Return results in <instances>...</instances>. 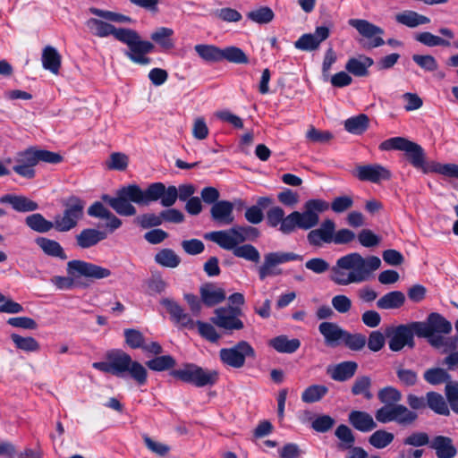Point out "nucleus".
Instances as JSON below:
<instances>
[{"mask_svg":"<svg viewBox=\"0 0 458 458\" xmlns=\"http://www.w3.org/2000/svg\"><path fill=\"white\" fill-rule=\"evenodd\" d=\"M178 199V191L175 186L167 189L162 182H154L143 191L137 184H130L121 188L116 197L103 195L102 200L107 203L117 214L124 216H134L137 213L135 203L140 206L160 199L163 207L173 206Z\"/></svg>","mask_w":458,"mask_h":458,"instance_id":"obj_1","label":"nucleus"},{"mask_svg":"<svg viewBox=\"0 0 458 458\" xmlns=\"http://www.w3.org/2000/svg\"><path fill=\"white\" fill-rule=\"evenodd\" d=\"M329 204L320 199H309L304 204V211H293L285 216L281 207H272L267 212V224L268 226L276 228L283 234H291L296 229L309 230L319 222V214L327 211Z\"/></svg>","mask_w":458,"mask_h":458,"instance_id":"obj_2","label":"nucleus"},{"mask_svg":"<svg viewBox=\"0 0 458 458\" xmlns=\"http://www.w3.org/2000/svg\"><path fill=\"white\" fill-rule=\"evenodd\" d=\"M86 26L94 36L106 38L113 35L115 39L126 44L129 49L124 54L131 62L141 65L150 63V58L146 55L151 53L155 46L150 41L142 40L137 31L125 28L117 29L96 18L89 19Z\"/></svg>","mask_w":458,"mask_h":458,"instance_id":"obj_3","label":"nucleus"},{"mask_svg":"<svg viewBox=\"0 0 458 458\" xmlns=\"http://www.w3.org/2000/svg\"><path fill=\"white\" fill-rule=\"evenodd\" d=\"M380 266L381 260L377 256L364 258L358 252H352L340 257L331 267V280L343 286L360 284L369 280Z\"/></svg>","mask_w":458,"mask_h":458,"instance_id":"obj_4","label":"nucleus"},{"mask_svg":"<svg viewBox=\"0 0 458 458\" xmlns=\"http://www.w3.org/2000/svg\"><path fill=\"white\" fill-rule=\"evenodd\" d=\"M106 361L94 362L92 367L104 373H110L116 377H124L129 374L138 385L147 383L148 371L140 362L122 350H113L106 354Z\"/></svg>","mask_w":458,"mask_h":458,"instance_id":"obj_5","label":"nucleus"},{"mask_svg":"<svg viewBox=\"0 0 458 458\" xmlns=\"http://www.w3.org/2000/svg\"><path fill=\"white\" fill-rule=\"evenodd\" d=\"M68 276H55L51 283L59 290L72 289L75 285V278L86 277L95 280L109 277L111 270L101 266L80 259H73L67 263Z\"/></svg>","mask_w":458,"mask_h":458,"instance_id":"obj_6","label":"nucleus"},{"mask_svg":"<svg viewBox=\"0 0 458 458\" xmlns=\"http://www.w3.org/2000/svg\"><path fill=\"white\" fill-rule=\"evenodd\" d=\"M259 231L250 225H235L227 230L213 231L204 235L206 240L217 245L234 248L246 241H254L259 237Z\"/></svg>","mask_w":458,"mask_h":458,"instance_id":"obj_7","label":"nucleus"},{"mask_svg":"<svg viewBox=\"0 0 458 458\" xmlns=\"http://www.w3.org/2000/svg\"><path fill=\"white\" fill-rule=\"evenodd\" d=\"M174 377L196 387L211 386L216 384L219 373L216 369H208L195 363H185L182 368L171 371Z\"/></svg>","mask_w":458,"mask_h":458,"instance_id":"obj_8","label":"nucleus"},{"mask_svg":"<svg viewBox=\"0 0 458 458\" xmlns=\"http://www.w3.org/2000/svg\"><path fill=\"white\" fill-rule=\"evenodd\" d=\"M379 149L403 151L411 165L416 169L423 165L426 158V153L420 145L403 137H393L382 141Z\"/></svg>","mask_w":458,"mask_h":458,"instance_id":"obj_9","label":"nucleus"},{"mask_svg":"<svg viewBox=\"0 0 458 458\" xmlns=\"http://www.w3.org/2000/svg\"><path fill=\"white\" fill-rule=\"evenodd\" d=\"M62 214L54 217V228L61 233L73 229L83 216L85 202L77 197L69 198Z\"/></svg>","mask_w":458,"mask_h":458,"instance_id":"obj_10","label":"nucleus"},{"mask_svg":"<svg viewBox=\"0 0 458 458\" xmlns=\"http://www.w3.org/2000/svg\"><path fill=\"white\" fill-rule=\"evenodd\" d=\"M418 417L419 415L416 411L400 403L384 405L377 409L375 413V418L378 422L382 424L395 422L402 427L413 425Z\"/></svg>","mask_w":458,"mask_h":458,"instance_id":"obj_11","label":"nucleus"},{"mask_svg":"<svg viewBox=\"0 0 458 458\" xmlns=\"http://www.w3.org/2000/svg\"><path fill=\"white\" fill-rule=\"evenodd\" d=\"M301 255L289 251H272L264 255L263 263L258 267V274L260 280L268 276H276L282 274V270L277 266L295 261L302 260Z\"/></svg>","mask_w":458,"mask_h":458,"instance_id":"obj_12","label":"nucleus"},{"mask_svg":"<svg viewBox=\"0 0 458 458\" xmlns=\"http://www.w3.org/2000/svg\"><path fill=\"white\" fill-rule=\"evenodd\" d=\"M348 24L354 28L362 37L360 44L368 49L381 47L385 44L382 38L384 30L363 19H350Z\"/></svg>","mask_w":458,"mask_h":458,"instance_id":"obj_13","label":"nucleus"},{"mask_svg":"<svg viewBox=\"0 0 458 458\" xmlns=\"http://www.w3.org/2000/svg\"><path fill=\"white\" fill-rule=\"evenodd\" d=\"M247 357L254 358L255 351L246 341H240L230 348H222L219 358L225 366L241 369L244 366Z\"/></svg>","mask_w":458,"mask_h":458,"instance_id":"obj_14","label":"nucleus"},{"mask_svg":"<svg viewBox=\"0 0 458 458\" xmlns=\"http://www.w3.org/2000/svg\"><path fill=\"white\" fill-rule=\"evenodd\" d=\"M418 337L432 336L436 334L448 335L452 331V324L439 313H430L426 321L414 322Z\"/></svg>","mask_w":458,"mask_h":458,"instance_id":"obj_15","label":"nucleus"},{"mask_svg":"<svg viewBox=\"0 0 458 458\" xmlns=\"http://www.w3.org/2000/svg\"><path fill=\"white\" fill-rule=\"evenodd\" d=\"M386 334L390 337L388 342L389 349L393 352H399L404 346H408L410 348L414 347V335H417V329H415L414 322L399 325L388 329Z\"/></svg>","mask_w":458,"mask_h":458,"instance_id":"obj_16","label":"nucleus"},{"mask_svg":"<svg viewBox=\"0 0 458 458\" xmlns=\"http://www.w3.org/2000/svg\"><path fill=\"white\" fill-rule=\"evenodd\" d=\"M240 310L234 307L218 308L215 310V317L211 318L212 323L221 328L227 330H240L243 328V323L237 317Z\"/></svg>","mask_w":458,"mask_h":458,"instance_id":"obj_17","label":"nucleus"},{"mask_svg":"<svg viewBox=\"0 0 458 458\" xmlns=\"http://www.w3.org/2000/svg\"><path fill=\"white\" fill-rule=\"evenodd\" d=\"M330 35L329 29L326 26L317 27L314 33H307L301 35L298 40L294 42V47L302 51H313L319 47L320 44L325 41Z\"/></svg>","mask_w":458,"mask_h":458,"instance_id":"obj_18","label":"nucleus"},{"mask_svg":"<svg viewBox=\"0 0 458 458\" xmlns=\"http://www.w3.org/2000/svg\"><path fill=\"white\" fill-rule=\"evenodd\" d=\"M335 230V222L331 219H325L318 228L313 229L308 233L307 240L311 246L315 247H321L323 243H332Z\"/></svg>","mask_w":458,"mask_h":458,"instance_id":"obj_19","label":"nucleus"},{"mask_svg":"<svg viewBox=\"0 0 458 458\" xmlns=\"http://www.w3.org/2000/svg\"><path fill=\"white\" fill-rule=\"evenodd\" d=\"M160 303L166 309L170 314L171 319L182 327L192 329L195 322L191 315L184 311L182 307L175 301L168 298L162 299Z\"/></svg>","mask_w":458,"mask_h":458,"instance_id":"obj_20","label":"nucleus"},{"mask_svg":"<svg viewBox=\"0 0 458 458\" xmlns=\"http://www.w3.org/2000/svg\"><path fill=\"white\" fill-rule=\"evenodd\" d=\"M356 176L360 181L377 183L383 180H389L391 178V172L377 164L367 165L357 167Z\"/></svg>","mask_w":458,"mask_h":458,"instance_id":"obj_21","label":"nucleus"},{"mask_svg":"<svg viewBox=\"0 0 458 458\" xmlns=\"http://www.w3.org/2000/svg\"><path fill=\"white\" fill-rule=\"evenodd\" d=\"M428 447L437 458H454L458 453L453 439L442 435L431 437Z\"/></svg>","mask_w":458,"mask_h":458,"instance_id":"obj_22","label":"nucleus"},{"mask_svg":"<svg viewBox=\"0 0 458 458\" xmlns=\"http://www.w3.org/2000/svg\"><path fill=\"white\" fill-rule=\"evenodd\" d=\"M213 221L219 225H229L234 221L233 204L228 200L216 201L210 208Z\"/></svg>","mask_w":458,"mask_h":458,"instance_id":"obj_23","label":"nucleus"},{"mask_svg":"<svg viewBox=\"0 0 458 458\" xmlns=\"http://www.w3.org/2000/svg\"><path fill=\"white\" fill-rule=\"evenodd\" d=\"M318 331L323 335L325 344L330 347H336L343 343L346 330L334 322H322Z\"/></svg>","mask_w":458,"mask_h":458,"instance_id":"obj_24","label":"nucleus"},{"mask_svg":"<svg viewBox=\"0 0 458 458\" xmlns=\"http://www.w3.org/2000/svg\"><path fill=\"white\" fill-rule=\"evenodd\" d=\"M349 423L360 432H369L377 428L373 417L367 411H352L348 415Z\"/></svg>","mask_w":458,"mask_h":458,"instance_id":"obj_25","label":"nucleus"},{"mask_svg":"<svg viewBox=\"0 0 458 458\" xmlns=\"http://www.w3.org/2000/svg\"><path fill=\"white\" fill-rule=\"evenodd\" d=\"M1 203H8L18 212H30L38 208L37 202L25 196L6 194L0 198Z\"/></svg>","mask_w":458,"mask_h":458,"instance_id":"obj_26","label":"nucleus"},{"mask_svg":"<svg viewBox=\"0 0 458 458\" xmlns=\"http://www.w3.org/2000/svg\"><path fill=\"white\" fill-rule=\"evenodd\" d=\"M358 369V364L355 361H343L335 366L327 369V373L331 378L344 382L352 378Z\"/></svg>","mask_w":458,"mask_h":458,"instance_id":"obj_27","label":"nucleus"},{"mask_svg":"<svg viewBox=\"0 0 458 458\" xmlns=\"http://www.w3.org/2000/svg\"><path fill=\"white\" fill-rule=\"evenodd\" d=\"M373 64L374 61L372 58L360 55L356 57L350 58L345 64V69L354 76L365 77L369 74V68L372 66Z\"/></svg>","mask_w":458,"mask_h":458,"instance_id":"obj_28","label":"nucleus"},{"mask_svg":"<svg viewBox=\"0 0 458 458\" xmlns=\"http://www.w3.org/2000/svg\"><path fill=\"white\" fill-rule=\"evenodd\" d=\"M41 62L45 70L49 71L53 74H58L61 68L62 56L56 48L52 46H47L42 50Z\"/></svg>","mask_w":458,"mask_h":458,"instance_id":"obj_29","label":"nucleus"},{"mask_svg":"<svg viewBox=\"0 0 458 458\" xmlns=\"http://www.w3.org/2000/svg\"><path fill=\"white\" fill-rule=\"evenodd\" d=\"M201 301L208 307L222 302L225 299V291L212 284H206L199 289Z\"/></svg>","mask_w":458,"mask_h":458,"instance_id":"obj_30","label":"nucleus"},{"mask_svg":"<svg viewBox=\"0 0 458 458\" xmlns=\"http://www.w3.org/2000/svg\"><path fill=\"white\" fill-rule=\"evenodd\" d=\"M106 234L97 229H83L76 235V242L80 248L88 249L97 245L99 242L106 239Z\"/></svg>","mask_w":458,"mask_h":458,"instance_id":"obj_31","label":"nucleus"},{"mask_svg":"<svg viewBox=\"0 0 458 458\" xmlns=\"http://www.w3.org/2000/svg\"><path fill=\"white\" fill-rule=\"evenodd\" d=\"M221 249L225 250H232L233 254L247 261L258 264L260 261V253L259 250L251 244H236L234 248L225 247V245H218Z\"/></svg>","mask_w":458,"mask_h":458,"instance_id":"obj_32","label":"nucleus"},{"mask_svg":"<svg viewBox=\"0 0 458 458\" xmlns=\"http://www.w3.org/2000/svg\"><path fill=\"white\" fill-rule=\"evenodd\" d=\"M405 302V295L400 291H393L384 294L377 301L380 310H395L401 308Z\"/></svg>","mask_w":458,"mask_h":458,"instance_id":"obj_33","label":"nucleus"},{"mask_svg":"<svg viewBox=\"0 0 458 458\" xmlns=\"http://www.w3.org/2000/svg\"><path fill=\"white\" fill-rule=\"evenodd\" d=\"M395 21L409 28H416L420 25L428 24L430 19L427 16L418 13L415 11L406 10L395 15Z\"/></svg>","mask_w":458,"mask_h":458,"instance_id":"obj_34","label":"nucleus"},{"mask_svg":"<svg viewBox=\"0 0 458 458\" xmlns=\"http://www.w3.org/2000/svg\"><path fill=\"white\" fill-rule=\"evenodd\" d=\"M269 345L281 353H293L301 346L297 338L289 339L286 335H279L269 341Z\"/></svg>","mask_w":458,"mask_h":458,"instance_id":"obj_35","label":"nucleus"},{"mask_svg":"<svg viewBox=\"0 0 458 458\" xmlns=\"http://www.w3.org/2000/svg\"><path fill=\"white\" fill-rule=\"evenodd\" d=\"M36 243L40 247L44 253L48 256L59 258L61 259H67L63 247L56 241L45 237H38L36 239Z\"/></svg>","mask_w":458,"mask_h":458,"instance_id":"obj_36","label":"nucleus"},{"mask_svg":"<svg viewBox=\"0 0 458 458\" xmlns=\"http://www.w3.org/2000/svg\"><path fill=\"white\" fill-rule=\"evenodd\" d=\"M371 386L372 380L369 376H359L353 381L351 392L353 395H362L366 400H371Z\"/></svg>","mask_w":458,"mask_h":458,"instance_id":"obj_37","label":"nucleus"},{"mask_svg":"<svg viewBox=\"0 0 458 458\" xmlns=\"http://www.w3.org/2000/svg\"><path fill=\"white\" fill-rule=\"evenodd\" d=\"M174 33V30L171 28L160 27L150 35V38L163 49L168 50L174 47L172 39Z\"/></svg>","mask_w":458,"mask_h":458,"instance_id":"obj_38","label":"nucleus"},{"mask_svg":"<svg viewBox=\"0 0 458 458\" xmlns=\"http://www.w3.org/2000/svg\"><path fill=\"white\" fill-rule=\"evenodd\" d=\"M196 53L206 62L222 61L223 48L214 45L199 44L194 47Z\"/></svg>","mask_w":458,"mask_h":458,"instance_id":"obj_39","label":"nucleus"},{"mask_svg":"<svg viewBox=\"0 0 458 458\" xmlns=\"http://www.w3.org/2000/svg\"><path fill=\"white\" fill-rule=\"evenodd\" d=\"M369 123V117L366 114H360L348 118L344 122V129L350 133L360 135L368 129Z\"/></svg>","mask_w":458,"mask_h":458,"instance_id":"obj_40","label":"nucleus"},{"mask_svg":"<svg viewBox=\"0 0 458 458\" xmlns=\"http://www.w3.org/2000/svg\"><path fill=\"white\" fill-rule=\"evenodd\" d=\"M25 223L31 230L38 233H47L54 228L53 222L47 220L39 213L28 216L25 219Z\"/></svg>","mask_w":458,"mask_h":458,"instance_id":"obj_41","label":"nucleus"},{"mask_svg":"<svg viewBox=\"0 0 458 458\" xmlns=\"http://www.w3.org/2000/svg\"><path fill=\"white\" fill-rule=\"evenodd\" d=\"M335 435L340 441L337 445L339 450L344 451L354 445L355 437L348 426L344 424L339 425L335 431Z\"/></svg>","mask_w":458,"mask_h":458,"instance_id":"obj_42","label":"nucleus"},{"mask_svg":"<svg viewBox=\"0 0 458 458\" xmlns=\"http://www.w3.org/2000/svg\"><path fill=\"white\" fill-rule=\"evenodd\" d=\"M427 405L434 411L436 413L440 415H449V408L444 399V397L436 392H428L426 394Z\"/></svg>","mask_w":458,"mask_h":458,"instance_id":"obj_43","label":"nucleus"},{"mask_svg":"<svg viewBox=\"0 0 458 458\" xmlns=\"http://www.w3.org/2000/svg\"><path fill=\"white\" fill-rule=\"evenodd\" d=\"M155 261L162 267L174 268L181 263V258L172 249H163L155 255Z\"/></svg>","mask_w":458,"mask_h":458,"instance_id":"obj_44","label":"nucleus"},{"mask_svg":"<svg viewBox=\"0 0 458 458\" xmlns=\"http://www.w3.org/2000/svg\"><path fill=\"white\" fill-rule=\"evenodd\" d=\"M247 18L258 24H267L275 18L273 10L268 6H260L246 14Z\"/></svg>","mask_w":458,"mask_h":458,"instance_id":"obj_45","label":"nucleus"},{"mask_svg":"<svg viewBox=\"0 0 458 458\" xmlns=\"http://www.w3.org/2000/svg\"><path fill=\"white\" fill-rule=\"evenodd\" d=\"M328 392V388L323 385H311L301 394V400L306 403H312L321 400Z\"/></svg>","mask_w":458,"mask_h":458,"instance_id":"obj_46","label":"nucleus"},{"mask_svg":"<svg viewBox=\"0 0 458 458\" xmlns=\"http://www.w3.org/2000/svg\"><path fill=\"white\" fill-rule=\"evenodd\" d=\"M454 164H441L438 162L431 161L427 162L426 159L423 162V165L420 166V170L424 174L437 173L445 176L452 177Z\"/></svg>","mask_w":458,"mask_h":458,"instance_id":"obj_47","label":"nucleus"},{"mask_svg":"<svg viewBox=\"0 0 458 458\" xmlns=\"http://www.w3.org/2000/svg\"><path fill=\"white\" fill-rule=\"evenodd\" d=\"M394 438V435L384 429L376 430L369 437V443L377 449H383L389 445Z\"/></svg>","mask_w":458,"mask_h":458,"instance_id":"obj_48","label":"nucleus"},{"mask_svg":"<svg viewBox=\"0 0 458 458\" xmlns=\"http://www.w3.org/2000/svg\"><path fill=\"white\" fill-rule=\"evenodd\" d=\"M11 339L16 348L27 352H38L40 349L39 343L31 336L23 337L17 334H12Z\"/></svg>","mask_w":458,"mask_h":458,"instance_id":"obj_49","label":"nucleus"},{"mask_svg":"<svg viewBox=\"0 0 458 458\" xmlns=\"http://www.w3.org/2000/svg\"><path fill=\"white\" fill-rule=\"evenodd\" d=\"M424 379L430 385L451 382V376L441 368L428 369L424 372Z\"/></svg>","mask_w":458,"mask_h":458,"instance_id":"obj_50","label":"nucleus"},{"mask_svg":"<svg viewBox=\"0 0 458 458\" xmlns=\"http://www.w3.org/2000/svg\"><path fill=\"white\" fill-rule=\"evenodd\" d=\"M175 360L171 355L157 356L146 362L148 368L154 371H164L175 366Z\"/></svg>","mask_w":458,"mask_h":458,"instance_id":"obj_51","label":"nucleus"},{"mask_svg":"<svg viewBox=\"0 0 458 458\" xmlns=\"http://www.w3.org/2000/svg\"><path fill=\"white\" fill-rule=\"evenodd\" d=\"M414 38L418 42H420L427 47H438V46L449 47L451 45L449 40L444 39V38H442L438 36H436L428 31L417 33L414 36Z\"/></svg>","mask_w":458,"mask_h":458,"instance_id":"obj_52","label":"nucleus"},{"mask_svg":"<svg viewBox=\"0 0 458 458\" xmlns=\"http://www.w3.org/2000/svg\"><path fill=\"white\" fill-rule=\"evenodd\" d=\"M377 397L385 405L399 404L398 403L402 400V393L393 386H386L378 391Z\"/></svg>","mask_w":458,"mask_h":458,"instance_id":"obj_53","label":"nucleus"},{"mask_svg":"<svg viewBox=\"0 0 458 458\" xmlns=\"http://www.w3.org/2000/svg\"><path fill=\"white\" fill-rule=\"evenodd\" d=\"M222 60L233 64H248L249 58L246 54L237 47H227L223 48Z\"/></svg>","mask_w":458,"mask_h":458,"instance_id":"obj_54","label":"nucleus"},{"mask_svg":"<svg viewBox=\"0 0 458 458\" xmlns=\"http://www.w3.org/2000/svg\"><path fill=\"white\" fill-rule=\"evenodd\" d=\"M366 343L367 338L364 335L360 333L351 334L346 331L342 344H344L350 350L358 352L365 347Z\"/></svg>","mask_w":458,"mask_h":458,"instance_id":"obj_55","label":"nucleus"},{"mask_svg":"<svg viewBox=\"0 0 458 458\" xmlns=\"http://www.w3.org/2000/svg\"><path fill=\"white\" fill-rule=\"evenodd\" d=\"M128 164V156L121 152L112 153L106 163L108 169L117 171H124L127 168Z\"/></svg>","mask_w":458,"mask_h":458,"instance_id":"obj_56","label":"nucleus"},{"mask_svg":"<svg viewBox=\"0 0 458 458\" xmlns=\"http://www.w3.org/2000/svg\"><path fill=\"white\" fill-rule=\"evenodd\" d=\"M89 12H90V13H92L96 16H98L102 19H105V20L110 21L127 23V22H131V19L130 17L125 16L123 14L114 13L111 11L101 10V9H98L96 7L89 8Z\"/></svg>","mask_w":458,"mask_h":458,"instance_id":"obj_57","label":"nucleus"},{"mask_svg":"<svg viewBox=\"0 0 458 458\" xmlns=\"http://www.w3.org/2000/svg\"><path fill=\"white\" fill-rule=\"evenodd\" d=\"M134 223L144 229L158 226L163 224L162 215L161 213L159 215H156L154 213H146L137 216L134 219Z\"/></svg>","mask_w":458,"mask_h":458,"instance_id":"obj_58","label":"nucleus"},{"mask_svg":"<svg viewBox=\"0 0 458 458\" xmlns=\"http://www.w3.org/2000/svg\"><path fill=\"white\" fill-rule=\"evenodd\" d=\"M213 15L218 20L225 22H237L242 18V14L237 10L230 7L215 10Z\"/></svg>","mask_w":458,"mask_h":458,"instance_id":"obj_59","label":"nucleus"},{"mask_svg":"<svg viewBox=\"0 0 458 458\" xmlns=\"http://www.w3.org/2000/svg\"><path fill=\"white\" fill-rule=\"evenodd\" d=\"M430 437L425 432L414 431L403 439L405 445L420 447L424 445L429 446Z\"/></svg>","mask_w":458,"mask_h":458,"instance_id":"obj_60","label":"nucleus"},{"mask_svg":"<svg viewBox=\"0 0 458 458\" xmlns=\"http://www.w3.org/2000/svg\"><path fill=\"white\" fill-rule=\"evenodd\" d=\"M195 326L198 327L199 335L211 343H216L221 337L211 324L197 321L195 322Z\"/></svg>","mask_w":458,"mask_h":458,"instance_id":"obj_61","label":"nucleus"},{"mask_svg":"<svg viewBox=\"0 0 458 458\" xmlns=\"http://www.w3.org/2000/svg\"><path fill=\"white\" fill-rule=\"evenodd\" d=\"M125 343L132 349L142 348L144 336L141 332L136 329L128 328L123 331Z\"/></svg>","mask_w":458,"mask_h":458,"instance_id":"obj_62","label":"nucleus"},{"mask_svg":"<svg viewBox=\"0 0 458 458\" xmlns=\"http://www.w3.org/2000/svg\"><path fill=\"white\" fill-rule=\"evenodd\" d=\"M335 424V419L329 415H320L317 417L311 423V428L319 433L329 431Z\"/></svg>","mask_w":458,"mask_h":458,"instance_id":"obj_63","label":"nucleus"},{"mask_svg":"<svg viewBox=\"0 0 458 458\" xmlns=\"http://www.w3.org/2000/svg\"><path fill=\"white\" fill-rule=\"evenodd\" d=\"M412 60L427 72H435L438 68L437 60L430 55H413Z\"/></svg>","mask_w":458,"mask_h":458,"instance_id":"obj_64","label":"nucleus"}]
</instances>
